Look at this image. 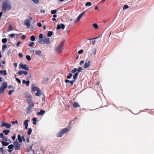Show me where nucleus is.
Instances as JSON below:
<instances>
[{"mask_svg": "<svg viewBox=\"0 0 154 154\" xmlns=\"http://www.w3.org/2000/svg\"><path fill=\"white\" fill-rule=\"evenodd\" d=\"M3 140H4V141H8L7 137L5 136L4 138H3Z\"/></svg>", "mask_w": 154, "mask_h": 154, "instance_id": "603ef678", "label": "nucleus"}, {"mask_svg": "<svg viewBox=\"0 0 154 154\" xmlns=\"http://www.w3.org/2000/svg\"><path fill=\"white\" fill-rule=\"evenodd\" d=\"M41 91L39 90L37 91L36 93H35V95L37 96H40L41 95Z\"/></svg>", "mask_w": 154, "mask_h": 154, "instance_id": "b1692460", "label": "nucleus"}, {"mask_svg": "<svg viewBox=\"0 0 154 154\" xmlns=\"http://www.w3.org/2000/svg\"><path fill=\"white\" fill-rule=\"evenodd\" d=\"M39 40L41 39H43V34L42 33L40 34L39 35Z\"/></svg>", "mask_w": 154, "mask_h": 154, "instance_id": "de8ad7c7", "label": "nucleus"}, {"mask_svg": "<svg viewBox=\"0 0 154 154\" xmlns=\"http://www.w3.org/2000/svg\"><path fill=\"white\" fill-rule=\"evenodd\" d=\"M14 91V90H11L8 91V94L9 95L11 94V93L13 92Z\"/></svg>", "mask_w": 154, "mask_h": 154, "instance_id": "8fccbe9b", "label": "nucleus"}, {"mask_svg": "<svg viewBox=\"0 0 154 154\" xmlns=\"http://www.w3.org/2000/svg\"><path fill=\"white\" fill-rule=\"evenodd\" d=\"M35 4H38L39 3V0H32Z\"/></svg>", "mask_w": 154, "mask_h": 154, "instance_id": "79ce46f5", "label": "nucleus"}, {"mask_svg": "<svg viewBox=\"0 0 154 154\" xmlns=\"http://www.w3.org/2000/svg\"><path fill=\"white\" fill-rule=\"evenodd\" d=\"M26 36L25 35H23L21 36V38L23 40H24L26 38Z\"/></svg>", "mask_w": 154, "mask_h": 154, "instance_id": "09e8293b", "label": "nucleus"}, {"mask_svg": "<svg viewBox=\"0 0 154 154\" xmlns=\"http://www.w3.org/2000/svg\"><path fill=\"white\" fill-rule=\"evenodd\" d=\"M73 106L75 108H76L77 107H79L80 106L79 104L76 102H75L73 104Z\"/></svg>", "mask_w": 154, "mask_h": 154, "instance_id": "cd10ccee", "label": "nucleus"}, {"mask_svg": "<svg viewBox=\"0 0 154 154\" xmlns=\"http://www.w3.org/2000/svg\"><path fill=\"white\" fill-rule=\"evenodd\" d=\"M69 131V129L67 128H63L61 130L63 134H64L65 133Z\"/></svg>", "mask_w": 154, "mask_h": 154, "instance_id": "2eb2a0df", "label": "nucleus"}, {"mask_svg": "<svg viewBox=\"0 0 154 154\" xmlns=\"http://www.w3.org/2000/svg\"><path fill=\"white\" fill-rule=\"evenodd\" d=\"M7 48V46L6 45H3L2 47V51H3L4 49L6 48Z\"/></svg>", "mask_w": 154, "mask_h": 154, "instance_id": "3c124183", "label": "nucleus"}, {"mask_svg": "<svg viewBox=\"0 0 154 154\" xmlns=\"http://www.w3.org/2000/svg\"><path fill=\"white\" fill-rule=\"evenodd\" d=\"M63 134L62 131H60L57 134V137H60L62 136V135Z\"/></svg>", "mask_w": 154, "mask_h": 154, "instance_id": "393cba45", "label": "nucleus"}, {"mask_svg": "<svg viewBox=\"0 0 154 154\" xmlns=\"http://www.w3.org/2000/svg\"><path fill=\"white\" fill-rule=\"evenodd\" d=\"M18 140L20 143H21L22 141V137H21V136L20 135H18Z\"/></svg>", "mask_w": 154, "mask_h": 154, "instance_id": "a878e982", "label": "nucleus"}, {"mask_svg": "<svg viewBox=\"0 0 154 154\" xmlns=\"http://www.w3.org/2000/svg\"><path fill=\"white\" fill-rule=\"evenodd\" d=\"M2 152V154H3V153L4 152V149L2 147L0 148V152Z\"/></svg>", "mask_w": 154, "mask_h": 154, "instance_id": "864d4df0", "label": "nucleus"}, {"mask_svg": "<svg viewBox=\"0 0 154 154\" xmlns=\"http://www.w3.org/2000/svg\"><path fill=\"white\" fill-rule=\"evenodd\" d=\"M22 34V33H20L19 34H13V33H11L9 35V36L11 37L12 38L14 37V35H21Z\"/></svg>", "mask_w": 154, "mask_h": 154, "instance_id": "412c9836", "label": "nucleus"}, {"mask_svg": "<svg viewBox=\"0 0 154 154\" xmlns=\"http://www.w3.org/2000/svg\"><path fill=\"white\" fill-rule=\"evenodd\" d=\"M18 55L20 57H23V55L21 53H19L18 54Z\"/></svg>", "mask_w": 154, "mask_h": 154, "instance_id": "13d9d810", "label": "nucleus"}, {"mask_svg": "<svg viewBox=\"0 0 154 154\" xmlns=\"http://www.w3.org/2000/svg\"><path fill=\"white\" fill-rule=\"evenodd\" d=\"M84 61L83 60H82L80 62V65H81L83 63H84Z\"/></svg>", "mask_w": 154, "mask_h": 154, "instance_id": "052dcab7", "label": "nucleus"}, {"mask_svg": "<svg viewBox=\"0 0 154 154\" xmlns=\"http://www.w3.org/2000/svg\"><path fill=\"white\" fill-rule=\"evenodd\" d=\"M15 79L19 83H20L21 82V80L20 79L17 78L16 77V75H15Z\"/></svg>", "mask_w": 154, "mask_h": 154, "instance_id": "4c0bfd02", "label": "nucleus"}, {"mask_svg": "<svg viewBox=\"0 0 154 154\" xmlns=\"http://www.w3.org/2000/svg\"><path fill=\"white\" fill-rule=\"evenodd\" d=\"M17 73L19 75H21L22 74H23L25 75H27L28 74V72L26 71L21 70L18 71Z\"/></svg>", "mask_w": 154, "mask_h": 154, "instance_id": "9b49d317", "label": "nucleus"}, {"mask_svg": "<svg viewBox=\"0 0 154 154\" xmlns=\"http://www.w3.org/2000/svg\"><path fill=\"white\" fill-rule=\"evenodd\" d=\"M30 21V20L29 19L25 20L24 23V24L27 27H29L30 26V24L29 23Z\"/></svg>", "mask_w": 154, "mask_h": 154, "instance_id": "f8f14e48", "label": "nucleus"}, {"mask_svg": "<svg viewBox=\"0 0 154 154\" xmlns=\"http://www.w3.org/2000/svg\"><path fill=\"white\" fill-rule=\"evenodd\" d=\"M93 26L95 29H97L98 27L97 24L96 23H94L93 24Z\"/></svg>", "mask_w": 154, "mask_h": 154, "instance_id": "72a5a7b5", "label": "nucleus"}, {"mask_svg": "<svg viewBox=\"0 0 154 154\" xmlns=\"http://www.w3.org/2000/svg\"><path fill=\"white\" fill-rule=\"evenodd\" d=\"M35 53L36 55L40 56L41 54V51L40 50L36 51Z\"/></svg>", "mask_w": 154, "mask_h": 154, "instance_id": "bb28decb", "label": "nucleus"}, {"mask_svg": "<svg viewBox=\"0 0 154 154\" xmlns=\"http://www.w3.org/2000/svg\"><path fill=\"white\" fill-rule=\"evenodd\" d=\"M75 80L73 79V80L70 81V82H69L72 85H73L74 83L75 82Z\"/></svg>", "mask_w": 154, "mask_h": 154, "instance_id": "a18cd8bd", "label": "nucleus"}, {"mask_svg": "<svg viewBox=\"0 0 154 154\" xmlns=\"http://www.w3.org/2000/svg\"><path fill=\"white\" fill-rule=\"evenodd\" d=\"M11 126V125L10 124L3 122H2V124L1 125L2 127L5 126L7 128H9Z\"/></svg>", "mask_w": 154, "mask_h": 154, "instance_id": "6e6552de", "label": "nucleus"}, {"mask_svg": "<svg viewBox=\"0 0 154 154\" xmlns=\"http://www.w3.org/2000/svg\"><path fill=\"white\" fill-rule=\"evenodd\" d=\"M65 83H68V82H70V81L68 80V79H66L65 80Z\"/></svg>", "mask_w": 154, "mask_h": 154, "instance_id": "774afa93", "label": "nucleus"}, {"mask_svg": "<svg viewBox=\"0 0 154 154\" xmlns=\"http://www.w3.org/2000/svg\"><path fill=\"white\" fill-rule=\"evenodd\" d=\"M85 11H84L83 13H81L77 17L78 20H80L82 17L85 13Z\"/></svg>", "mask_w": 154, "mask_h": 154, "instance_id": "aec40b11", "label": "nucleus"}, {"mask_svg": "<svg viewBox=\"0 0 154 154\" xmlns=\"http://www.w3.org/2000/svg\"><path fill=\"white\" fill-rule=\"evenodd\" d=\"M21 42L20 41H18L17 42V46L18 47L19 46V45L20 44Z\"/></svg>", "mask_w": 154, "mask_h": 154, "instance_id": "bf43d9fd", "label": "nucleus"}, {"mask_svg": "<svg viewBox=\"0 0 154 154\" xmlns=\"http://www.w3.org/2000/svg\"><path fill=\"white\" fill-rule=\"evenodd\" d=\"M37 25L39 27H41L42 26V24L41 23H38Z\"/></svg>", "mask_w": 154, "mask_h": 154, "instance_id": "e2e57ef3", "label": "nucleus"}, {"mask_svg": "<svg viewBox=\"0 0 154 154\" xmlns=\"http://www.w3.org/2000/svg\"><path fill=\"white\" fill-rule=\"evenodd\" d=\"M35 43L33 42H30V43L29 44V45L30 47H33L34 46Z\"/></svg>", "mask_w": 154, "mask_h": 154, "instance_id": "58836bf2", "label": "nucleus"}, {"mask_svg": "<svg viewBox=\"0 0 154 154\" xmlns=\"http://www.w3.org/2000/svg\"><path fill=\"white\" fill-rule=\"evenodd\" d=\"M8 29L10 31H11L12 30V26L11 25H9Z\"/></svg>", "mask_w": 154, "mask_h": 154, "instance_id": "5fc2aeb1", "label": "nucleus"}, {"mask_svg": "<svg viewBox=\"0 0 154 154\" xmlns=\"http://www.w3.org/2000/svg\"><path fill=\"white\" fill-rule=\"evenodd\" d=\"M92 5V4L90 2H87L86 4L85 5L86 6H90Z\"/></svg>", "mask_w": 154, "mask_h": 154, "instance_id": "a19ab883", "label": "nucleus"}, {"mask_svg": "<svg viewBox=\"0 0 154 154\" xmlns=\"http://www.w3.org/2000/svg\"><path fill=\"white\" fill-rule=\"evenodd\" d=\"M74 73L75 74L73 76V79L76 81V79H77V77L79 73L77 72Z\"/></svg>", "mask_w": 154, "mask_h": 154, "instance_id": "6ab92c4d", "label": "nucleus"}, {"mask_svg": "<svg viewBox=\"0 0 154 154\" xmlns=\"http://www.w3.org/2000/svg\"><path fill=\"white\" fill-rule=\"evenodd\" d=\"M84 52V51L82 49H81L78 52V53L79 54H82Z\"/></svg>", "mask_w": 154, "mask_h": 154, "instance_id": "49530a36", "label": "nucleus"}, {"mask_svg": "<svg viewBox=\"0 0 154 154\" xmlns=\"http://www.w3.org/2000/svg\"><path fill=\"white\" fill-rule=\"evenodd\" d=\"M29 121L28 120H26L24 122V125L25 126V129H27V128L28 126V122Z\"/></svg>", "mask_w": 154, "mask_h": 154, "instance_id": "dca6fc26", "label": "nucleus"}, {"mask_svg": "<svg viewBox=\"0 0 154 154\" xmlns=\"http://www.w3.org/2000/svg\"><path fill=\"white\" fill-rule=\"evenodd\" d=\"M10 132V131L8 130H4L3 131V133H4L5 135H7L8 133Z\"/></svg>", "mask_w": 154, "mask_h": 154, "instance_id": "5701e85b", "label": "nucleus"}, {"mask_svg": "<svg viewBox=\"0 0 154 154\" xmlns=\"http://www.w3.org/2000/svg\"><path fill=\"white\" fill-rule=\"evenodd\" d=\"M14 147V145H10L8 147V148L9 149L8 150V151L10 152H11L13 149Z\"/></svg>", "mask_w": 154, "mask_h": 154, "instance_id": "9d476101", "label": "nucleus"}, {"mask_svg": "<svg viewBox=\"0 0 154 154\" xmlns=\"http://www.w3.org/2000/svg\"><path fill=\"white\" fill-rule=\"evenodd\" d=\"M12 123L13 124H14L15 123H16V124H17L18 123V122L16 120L15 121L12 122Z\"/></svg>", "mask_w": 154, "mask_h": 154, "instance_id": "4d7b16f0", "label": "nucleus"}, {"mask_svg": "<svg viewBox=\"0 0 154 154\" xmlns=\"http://www.w3.org/2000/svg\"><path fill=\"white\" fill-rule=\"evenodd\" d=\"M39 90V89L37 87H34L32 88V91H37Z\"/></svg>", "mask_w": 154, "mask_h": 154, "instance_id": "c85d7f7f", "label": "nucleus"}, {"mask_svg": "<svg viewBox=\"0 0 154 154\" xmlns=\"http://www.w3.org/2000/svg\"><path fill=\"white\" fill-rule=\"evenodd\" d=\"M34 106V105L32 103L31 104H30L29 106H30L31 108H33Z\"/></svg>", "mask_w": 154, "mask_h": 154, "instance_id": "680f3d73", "label": "nucleus"}, {"mask_svg": "<svg viewBox=\"0 0 154 154\" xmlns=\"http://www.w3.org/2000/svg\"><path fill=\"white\" fill-rule=\"evenodd\" d=\"M2 42L3 43H5L7 42V39L6 38H3L2 39Z\"/></svg>", "mask_w": 154, "mask_h": 154, "instance_id": "473e14b6", "label": "nucleus"}, {"mask_svg": "<svg viewBox=\"0 0 154 154\" xmlns=\"http://www.w3.org/2000/svg\"><path fill=\"white\" fill-rule=\"evenodd\" d=\"M15 135H13L12 137H11V138L12 139V140H15Z\"/></svg>", "mask_w": 154, "mask_h": 154, "instance_id": "69168bd1", "label": "nucleus"}, {"mask_svg": "<svg viewBox=\"0 0 154 154\" xmlns=\"http://www.w3.org/2000/svg\"><path fill=\"white\" fill-rule=\"evenodd\" d=\"M45 113V111L43 109H40V111L39 112L37 113V115H41L43 116Z\"/></svg>", "mask_w": 154, "mask_h": 154, "instance_id": "4468645a", "label": "nucleus"}, {"mask_svg": "<svg viewBox=\"0 0 154 154\" xmlns=\"http://www.w3.org/2000/svg\"><path fill=\"white\" fill-rule=\"evenodd\" d=\"M63 42L59 44L55 49V51L57 54H60L62 52Z\"/></svg>", "mask_w": 154, "mask_h": 154, "instance_id": "f03ea898", "label": "nucleus"}, {"mask_svg": "<svg viewBox=\"0 0 154 154\" xmlns=\"http://www.w3.org/2000/svg\"><path fill=\"white\" fill-rule=\"evenodd\" d=\"M91 61L90 60H89L88 62H86L85 63L84 68L85 69H86L88 68L90 65Z\"/></svg>", "mask_w": 154, "mask_h": 154, "instance_id": "ddd939ff", "label": "nucleus"}, {"mask_svg": "<svg viewBox=\"0 0 154 154\" xmlns=\"http://www.w3.org/2000/svg\"><path fill=\"white\" fill-rule=\"evenodd\" d=\"M32 120L33 121V124L34 125H35L36 123V121L37 120V118H35V117L34 118L32 119Z\"/></svg>", "mask_w": 154, "mask_h": 154, "instance_id": "c756f323", "label": "nucleus"}, {"mask_svg": "<svg viewBox=\"0 0 154 154\" xmlns=\"http://www.w3.org/2000/svg\"><path fill=\"white\" fill-rule=\"evenodd\" d=\"M6 141H2L1 142V143H2V145L4 146H8L9 144V143L8 142H6Z\"/></svg>", "mask_w": 154, "mask_h": 154, "instance_id": "a211bd4d", "label": "nucleus"}, {"mask_svg": "<svg viewBox=\"0 0 154 154\" xmlns=\"http://www.w3.org/2000/svg\"><path fill=\"white\" fill-rule=\"evenodd\" d=\"M57 12V11L56 9L55 10H52L51 11V13L52 14H54Z\"/></svg>", "mask_w": 154, "mask_h": 154, "instance_id": "e433bc0d", "label": "nucleus"}, {"mask_svg": "<svg viewBox=\"0 0 154 154\" xmlns=\"http://www.w3.org/2000/svg\"><path fill=\"white\" fill-rule=\"evenodd\" d=\"M38 42L41 44L44 43L46 45H48L50 43V39L48 38H45L40 39Z\"/></svg>", "mask_w": 154, "mask_h": 154, "instance_id": "7ed1b4c3", "label": "nucleus"}, {"mask_svg": "<svg viewBox=\"0 0 154 154\" xmlns=\"http://www.w3.org/2000/svg\"><path fill=\"white\" fill-rule=\"evenodd\" d=\"M32 108L30 106H28L26 108V111L27 113L29 112L31 110Z\"/></svg>", "mask_w": 154, "mask_h": 154, "instance_id": "c9c22d12", "label": "nucleus"}, {"mask_svg": "<svg viewBox=\"0 0 154 154\" xmlns=\"http://www.w3.org/2000/svg\"><path fill=\"white\" fill-rule=\"evenodd\" d=\"M82 68L80 67H79L78 69L76 68L73 69L71 70V72L72 73H74L77 71V72L79 73L80 72H82Z\"/></svg>", "mask_w": 154, "mask_h": 154, "instance_id": "0eeeda50", "label": "nucleus"}, {"mask_svg": "<svg viewBox=\"0 0 154 154\" xmlns=\"http://www.w3.org/2000/svg\"><path fill=\"white\" fill-rule=\"evenodd\" d=\"M13 144L14 145V149L15 150H19L20 147V144L17 141L14 142Z\"/></svg>", "mask_w": 154, "mask_h": 154, "instance_id": "39448f33", "label": "nucleus"}, {"mask_svg": "<svg viewBox=\"0 0 154 154\" xmlns=\"http://www.w3.org/2000/svg\"><path fill=\"white\" fill-rule=\"evenodd\" d=\"M26 58L29 61L31 60V57L29 55H27L26 56Z\"/></svg>", "mask_w": 154, "mask_h": 154, "instance_id": "ea45409f", "label": "nucleus"}, {"mask_svg": "<svg viewBox=\"0 0 154 154\" xmlns=\"http://www.w3.org/2000/svg\"><path fill=\"white\" fill-rule=\"evenodd\" d=\"M129 8V6L127 5H125L123 7V10H125L126 9L128 8Z\"/></svg>", "mask_w": 154, "mask_h": 154, "instance_id": "37998d69", "label": "nucleus"}, {"mask_svg": "<svg viewBox=\"0 0 154 154\" xmlns=\"http://www.w3.org/2000/svg\"><path fill=\"white\" fill-rule=\"evenodd\" d=\"M29 83H30V82L29 80L27 81H25V80H23V83L24 84H26V85L27 86H28L29 85Z\"/></svg>", "mask_w": 154, "mask_h": 154, "instance_id": "4be33fe9", "label": "nucleus"}, {"mask_svg": "<svg viewBox=\"0 0 154 154\" xmlns=\"http://www.w3.org/2000/svg\"><path fill=\"white\" fill-rule=\"evenodd\" d=\"M5 136H4V134L3 133L0 134V137L1 138H3Z\"/></svg>", "mask_w": 154, "mask_h": 154, "instance_id": "6e6d98bb", "label": "nucleus"}, {"mask_svg": "<svg viewBox=\"0 0 154 154\" xmlns=\"http://www.w3.org/2000/svg\"><path fill=\"white\" fill-rule=\"evenodd\" d=\"M11 8V3L8 0H5L2 3V9L3 11L10 10Z\"/></svg>", "mask_w": 154, "mask_h": 154, "instance_id": "f257e3e1", "label": "nucleus"}, {"mask_svg": "<svg viewBox=\"0 0 154 154\" xmlns=\"http://www.w3.org/2000/svg\"><path fill=\"white\" fill-rule=\"evenodd\" d=\"M40 11L41 13H44L45 12V10L43 9H41L40 10Z\"/></svg>", "mask_w": 154, "mask_h": 154, "instance_id": "338daca9", "label": "nucleus"}, {"mask_svg": "<svg viewBox=\"0 0 154 154\" xmlns=\"http://www.w3.org/2000/svg\"><path fill=\"white\" fill-rule=\"evenodd\" d=\"M30 39L32 41H34L35 40V37L34 35H32L30 37Z\"/></svg>", "mask_w": 154, "mask_h": 154, "instance_id": "7c9ffc66", "label": "nucleus"}, {"mask_svg": "<svg viewBox=\"0 0 154 154\" xmlns=\"http://www.w3.org/2000/svg\"><path fill=\"white\" fill-rule=\"evenodd\" d=\"M53 34V32L52 31H49L48 33V37H50Z\"/></svg>", "mask_w": 154, "mask_h": 154, "instance_id": "f704fd0d", "label": "nucleus"}, {"mask_svg": "<svg viewBox=\"0 0 154 154\" xmlns=\"http://www.w3.org/2000/svg\"><path fill=\"white\" fill-rule=\"evenodd\" d=\"M64 28L65 26L62 23H61L60 24L58 25L57 27V30L60 29H64Z\"/></svg>", "mask_w": 154, "mask_h": 154, "instance_id": "1a4fd4ad", "label": "nucleus"}, {"mask_svg": "<svg viewBox=\"0 0 154 154\" xmlns=\"http://www.w3.org/2000/svg\"><path fill=\"white\" fill-rule=\"evenodd\" d=\"M72 73H69V75H67V78L68 79H70V78L72 77Z\"/></svg>", "mask_w": 154, "mask_h": 154, "instance_id": "c03bdc74", "label": "nucleus"}, {"mask_svg": "<svg viewBox=\"0 0 154 154\" xmlns=\"http://www.w3.org/2000/svg\"><path fill=\"white\" fill-rule=\"evenodd\" d=\"M28 133H27L28 134V135H30L31 134V132L32 131V129L31 128H28Z\"/></svg>", "mask_w": 154, "mask_h": 154, "instance_id": "2f4dec72", "label": "nucleus"}, {"mask_svg": "<svg viewBox=\"0 0 154 154\" xmlns=\"http://www.w3.org/2000/svg\"><path fill=\"white\" fill-rule=\"evenodd\" d=\"M0 73L3 76H5L7 75V72L6 70H0Z\"/></svg>", "mask_w": 154, "mask_h": 154, "instance_id": "f3484780", "label": "nucleus"}, {"mask_svg": "<svg viewBox=\"0 0 154 154\" xmlns=\"http://www.w3.org/2000/svg\"><path fill=\"white\" fill-rule=\"evenodd\" d=\"M19 67L22 69L25 70L26 71H28L29 70V68L26 64H23L22 63H20L19 65Z\"/></svg>", "mask_w": 154, "mask_h": 154, "instance_id": "423d86ee", "label": "nucleus"}, {"mask_svg": "<svg viewBox=\"0 0 154 154\" xmlns=\"http://www.w3.org/2000/svg\"><path fill=\"white\" fill-rule=\"evenodd\" d=\"M7 87V83L6 82H3L0 88V93H4L5 90Z\"/></svg>", "mask_w": 154, "mask_h": 154, "instance_id": "20e7f679", "label": "nucleus"}, {"mask_svg": "<svg viewBox=\"0 0 154 154\" xmlns=\"http://www.w3.org/2000/svg\"><path fill=\"white\" fill-rule=\"evenodd\" d=\"M22 140H23V141H25L26 140H25V137L23 136H22Z\"/></svg>", "mask_w": 154, "mask_h": 154, "instance_id": "0e129e2a", "label": "nucleus"}]
</instances>
